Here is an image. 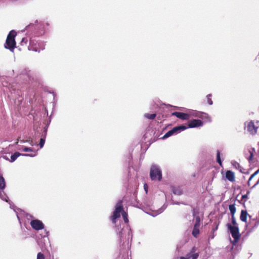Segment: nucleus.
Instances as JSON below:
<instances>
[{
	"label": "nucleus",
	"mask_w": 259,
	"mask_h": 259,
	"mask_svg": "<svg viewBox=\"0 0 259 259\" xmlns=\"http://www.w3.org/2000/svg\"><path fill=\"white\" fill-rule=\"evenodd\" d=\"M120 213H121L124 222L127 223L128 222V215L123 210L122 201L120 200L116 204L115 210L110 218L113 224H115L116 223L117 219L120 217Z\"/></svg>",
	"instance_id": "f257e3e1"
},
{
	"label": "nucleus",
	"mask_w": 259,
	"mask_h": 259,
	"mask_svg": "<svg viewBox=\"0 0 259 259\" xmlns=\"http://www.w3.org/2000/svg\"><path fill=\"white\" fill-rule=\"evenodd\" d=\"M45 46L46 43L45 41L39 39L31 38L28 49L32 51L40 52L45 49Z\"/></svg>",
	"instance_id": "f03ea898"
},
{
	"label": "nucleus",
	"mask_w": 259,
	"mask_h": 259,
	"mask_svg": "<svg viewBox=\"0 0 259 259\" xmlns=\"http://www.w3.org/2000/svg\"><path fill=\"white\" fill-rule=\"evenodd\" d=\"M150 176L152 181H160L162 179V171L159 165L153 164L151 165Z\"/></svg>",
	"instance_id": "7ed1b4c3"
},
{
	"label": "nucleus",
	"mask_w": 259,
	"mask_h": 259,
	"mask_svg": "<svg viewBox=\"0 0 259 259\" xmlns=\"http://www.w3.org/2000/svg\"><path fill=\"white\" fill-rule=\"evenodd\" d=\"M16 34V32L15 30H11L7 36L5 47L11 51H13L16 47L15 37Z\"/></svg>",
	"instance_id": "20e7f679"
},
{
	"label": "nucleus",
	"mask_w": 259,
	"mask_h": 259,
	"mask_svg": "<svg viewBox=\"0 0 259 259\" xmlns=\"http://www.w3.org/2000/svg\"><path fill=\"white\" fill-rule=\"evenodd\" d=\"M258 127L259 121L250 120L246 121L244 123V129L252 135L256 134Z\"/></svg>",
	"instance_id": "39448f33"
},
{
	"label": "nucleus",
	"mask_w": 259,
	"mask_h": 259,
	"mask_svg": "<svg viewBox=\"0 0 259 259\" xmlns=\"http://www.w3.org/2000/svg\"><path fill=\"white\" fill-rule=\"evenodd\" d=\"M227 226L234 238L233 244L234 245L238 241L240 237L239 228L238 226H232L230 224H227Z\"/></svg>",
	"instance_id": "423d86ee"
},
{
	"label": "nucleus",
	"mask_w": 259,
	"mask_h": 259,
	"mask_svg": "<svg viewBox=\"0 0 259 259\" xmlns=\"http://www.w3.org/2000/svg\"><path fill=\"white\" fill-rule=\"evenodd\" d=\"M186 129H187V127L183 125L175 126L171 130L166 133L165 135L163 136L162 139H165L174 135H177L181 132L182 131L185 130Z\"/></svg>",
	"instance_id": "0eeeda50"
},
{
	"label": "nucleus",
	"mask_w": 259,
	"mask_h": 259,
	"mask_svg": "<svg viewBox=\"0 0 259 259\" xmlns=\"http://www.w3.org/2000/svg\"><path fill=\"white\" fill-rule=\"evenodd\" d=\"M31 227L35 230H40L44 228L45 225L42 221L39 220H33L30 223Z\"/></svg>",
	"instance_id": "6e6552de"
},
{
	"label": "nucleus",
	"mask_w": 259,
	"mask_h": 259,
	"mask_svg": "<svg viewBox=\"0 0 259 259\" xmlns=\"http://www.w3.org/2000/svg\"><path fill=\"white\" fill-rule=\"evenodd\" d=\"M36 155V152H34V154H22L18 152H15L13 155H11V159H10V161L11 162H13L20 156L33 157L35 156Z\"/></svg>",
	"instance_id": "1a4fd4ad"
},
{
	"label": "nucleus",
	"mask_w": 259,
	"mask_h": 259,
	"mask_svg": "<svg viewBox=\"0 0 259 259\" xmlns=\"http://www.w3.org/2000/svg\"><path fill=\"white\" fill-rule=\"evenodd\" d=\"M203 125V122L199 119H193L188 122L187 128H195Z\"/></svg>",
	"instance_id": "9d476101"
},
{
	"label": "nucleus",
	"mask_w": 259,
	"mask_h": 259,
	"mask_svg": "<svg viewBox=\"0 0 259 259\" xmlns=\"http://www.w3.org/2000/svg\"><path fill=\"white\" fill-rule=\"evenodd\" d=\"M197 249L196 247H193L190 252L186 254L188 259H197L199 256V252L196 251Z\"/></svg>",
	"instance_id": "9b49d317"
},
{
	"label": "nucleus",
	"mask_w": 259,
	"mask_h": 259,
	"mask_svg": "<svg viewBox=\"0 0 259 259\" xmlns=\"http://www.w3.org/2000/svg\"><path fill=\"white\" fill-rule=\"evenodd\" d=\"M166 206L163 205L162 207H161L160 208L157 209V210H153L152 208H149V212H147V213L153 217H156L157 215L160 214L162 213L164 210L165 209Z\"/></svg>",
	"instance_id": "f8f14e48"
},
{
	"label": "nucleus",
	"mask_w": 259,
	"mask_h": 259,
	"mask_svg": "<svg viewBox=\"0 0 259 259\" xmlns=\"http://www.w3.org/2000/svg\"><path fill=\"white\" fill-rule=\"evenodd\" d=\"M172 115L176 116L181 119H187L189 116L187 114L180 112H174L172 113Z\"/></svg>",
	"instance_id": "ddd939ff"
},
{
	"label": "nucleus",
	"mask_w": 259,
	"mask_h": 259,
	"mask_svg": "<svg viewBox=\"0 0 259 259\" xmlns=\"http://www.w3.org/2000/svg\"><path fill=\"white\" fill-rule=\"evenodd\" d=\"M226 178L228 181L231 182H234L235 181L234 173L231 170L227 171L226 172Z\"/></svg>",
	"instance_id": "4468645a"
},
{
	"label": "nucleus",
	"mask_w": 259,
	"mask_h": 259,
	"mask_svg": "<svg viewBox=\"0 0 259 259\" xmlns=\"http://www.w3.org/2000/svg\"><path fill=\"white\" fill-rule=\"evenodd\" d=\"M248 213L246 210H242L240 214V220L243 222H246Z\"/></svg>",
	"instance_id": "2eb2a0df"
},
{
	"label": "nucleus",
	"mask_w": 259,
	"mask_h": 259,
	"mask_svg": "<svg viewBox=\"0 0 259 259\" xmlns=\"http://www.w3.org/2000/svg\"><path fill=\"white\" fill-rule=\"evenodd\" d=\"M173 193L178 195H181L183 194V191L180 187H174L172 188Z\"/></svg>",
	"instance_id": "dca6fc26"
},
{
	"label": "nucleus",
	"mask_w": 259,
	"mask_h": 259,
	"mask_svg": "<svg viewBox=\"0 0 259 259\" xmlns=\"http://www.w3.org/2000/svg\"><path fill=\"white\" fill-rule=\"evenodd\" d=\"M6 186L4 178L2 176H0V191L3 190Z\"/></svg>",
	"instance_id": "f3484780"
},
{
	"label": "nucleus",
	"mask_w": 259,
	"mask_h": 259,
	"mask_svg": "<svg viewBox=\"0 0 259 259\" xmlns=\"http://www.w3.org/2000/svg\"><path fill=\"white\" fill-rule=\"evenodd\" d=\"M229 209L230 211L232 216L234 215L236 212V207L234 204H231L229 206Z\"/></svg>",
	"instance_id": "a211bd4d"
},
{
	"label": "nucleus",
	"mask_w": 259,
	"mask_h": 259,
	"mask_svg": "<svg viewBox=\"0 0 259 259\" xmlns=\"http://www.w3.org/2000/svg\"><path fill=\"white\" fill-rule=\"evenodd\" d=\"M144 117L147 119H154L156 115L155 113H153V114H149V113H145L144 114Z\"/></svg>",
	"instance_id": "6ab92c4d"
},
{
	"label": "nucleus",
	"mask_w": 259,
	"mask_h": 259,
	"mask_svg": "<svg viewBox=\"0 0 259 259\" xmlns=\"http://www.w3.org/2000/svg\"><path fill=\"white\" fill-rule=\"evenodd\" d=\"M217 161L219 164L220 166L222 165V161L221 159L220 152L218 150L217 152Z\"/></svg>",
	"instance_id": "aec40b11"
},
{
	"label": "nucleus",
	"mask_w": 259,
	"mask_h": 259,
	"mask_svg": "<svg viewBox=\"0 0 259 259\" xmlns=\"http://www.w3.org/2000/svg\"><path fill=\"white\" fill-rule=\"evenodd\" d=\"M0 198L2 200H3L7 202H9L8 199V197L5 195V194H4V192L2 191H0Z\"/></svg>",
	"instance_id": "412c9836"
},
{
	"label": "nucleus",
	"mask_w": 259,
	"mask_h": 259,
	"mask_svg": "<svg viewBox=\"0 0 259 259\" xmlns=\"http://www.w3.org/2000/svg\"><path fill=\"white\" fill-rule=\"evenodd\" d=\"M199 228L194 227L193 230L192 231L193 235L194 237H197V236L199 234Z\"/></svg>",
	"instance_id": "4be33fe9"
},
{
	"label": "nucleus",
	"mask_w": 259,
	"mask_h": 259,
	"mask_svg": "<svg viewBox=\"0 0 259 259\" xmlns=\"http://www.w3.org/2000/svg\"><path fill=\"white\" fill-rule=\"evenodd\" d=\"M22 151H24V152H33L32 154H34V152H36L37 153V151H34L33 148H29V147H24L22 149Z\"/></svg>",
	"instance_id": "5701e85b"
},
{
	"label": "nucleus",
	"mask_w": 259,
	"mask_h": 259,
	"mask_svg": "<svg viewBox=\"0 0 259 259\" xmlns=\"http://www.w3.org/2000/svg\"><path fill=\"white\" fill-rule=\"evenodd\" d=\"M200 225V219L199 217L198 216V217H196L195 223L194 227L199 228Z\"/></svg>",
	"instance_id": "b1692460"
},
{
	"label": "nucleus",
	"mask_w": 259,
	"mask_h": 259,
	"mask_svg": "<svg viewBox=\"0 0 259 259\" xmlns=\"http://www.w3.org/2000/svg\"><path fill=\"white\" fill-rule=\"evenodd\" d=\"M45 140H46L45 137H42V138H40L39 143L40 148H42L44 147L45 143Z\"/></svg>",
	"instance_id": "393cba45"
},
{
	"label": "nucleus",
	"mask_w": 259,
	"mask_h": 259,
	"mask_svg": "<svg viewBox=\"0 0 259 259\" xmlns=\"http://www.w3.org/2000/svg\"><path fill=\"white\" fill-rule=\"evenodd\" d=\"M211 94H208V95H207L206 96V98H207V103L210 105H211L213 104V102H212V101L211 100Z\"/></svg>",
	"instance_id": "a878e982"
},
{
	"label": "nucleus",
	"mask_w": 259,
	"mask_h": 259,
	"mask_svg": "<svg viewBox=\"0 0 259 259\" xmlns=\"http://www.w3.org/2000/svg\"><path fill=\"white\" fill-rule=\"evenodd\" d=\"M255 221V224L253 226H251L252 228H254L255 227H256L259 225V220H257V218L253 219L252 220V222Z\"/></svg>",
	"instance_id": "bb28decb"
},
{
	"label": "nucleus",
	"mask_w": 259,
	"mask_h": 259,
	"mask_svg": "<svg viewBox=\"0 0 259 259\" xmlns=\"http://www.w3.org/2000/svg\"><path fill=\"white\" fill-rule=\"evenodd\" d=\"M231 221H232V224L233 225V226H238V225L236 221L234 215L231 216Z\"/></svg>",
	"instance_id": "cd10ccee"
},
{
	"label": "nucleus",
	"mask_w": 259,
	"mask_h": 259,
	"mask_svg": "<svg viewBox=\"0 0 259 259\" xmlns=\"http://www.w3.org/2000/svg\"><path fill=\"white\" fill-rule=\"evenodd\" d=\"M36 259H45L44 254L41 252H38L37 254Z\"/></svg>",
	"instance_id": "c85d7f7f"
},
{
	"label": "nucleus",
	"mask_w": 259,
	"mask_h": 259,
	"mask_svg": "<svg viewBox=\"0 0 259 259\" xmlns=\"http://www.w3.org/2000/svg\"><path fill=\"white\" fill-rule=\"evenodd\" d=\"M250 193V191H248L247 193L242 196V199L246 201L248 199V195Z\"/></svg>",
	"instance_id": "c756f323"
},
{
	"label": "nucleus",
	"mask_w": 259,
	"mask_h": 259,
	"mask_svg": "<svg viewBox=\"0 0 259 259\" xmlns=\"http://www.w3.org/2000/svg\"><path fill=\"white\" fill-rule=\"evenodd\" d=\"M172 204H177V205H180V204H184V205H188V203H186V202H175V201H172Z\"/></svg>",
	"instance_id": "7c9ffc66"
},
{
	"label": "nucleus",
	"mask_w": 259,
	"mask_h": 259,
	"mask_svg": "<svg viewBox=\"0 0 259 259\" xmlns=\"http://www.w3.org/2000/svg\"><path fill=\"white\" fill-rule=\"evenodd\" d=\"M232 164L234 166L236 167V168H241V166L239 165V164L236 161L233 162Z\"/></svg>",
	"instance_id": "2f4dec72"
},
{
	"label": "nucleus",
	"mask_w": 259,
	"mask_h": 259,
	"mask_svg": "<svg viewBox=\"0 0 259 259\" xmlns=\"http://www.w3.org/2000/svg\"><path fill=\"white\" fill-rule=\"evenodd\" d=\"M259 173V168L256 170L253 174H252L250 177L251 179H253L255 176H256Z\"/></svg>",
	"instance_id": "473e14b6"
},
{
	"label": "nucleus",
	"mask_w": 259,
	"mask_h": 259,
	"mask_svg": "<svg viewBox=\"0 0 259 259\" xmlns=\"http://www.w3.org/2000/svg\"><path fill=\"white\" fill-rule=\"evenodd\" d=\"M249 152H250V156L249 157L248 160H249V161H250V160H252V158L253 156V152L250 151H249Z\"/></svg>",
	"instance_id": "72a5a7b5"
},
{
	"label": "nucleus",
	"mask_w": 259,
	"mask_h": 259,
	"mask_svg": "<svg viewBox=\"0 0 259 259\" xmlns=\"http://www.w3.org/2000/svg\"><path fill=\"white\" fill-rule=\"evenodd\" d=\"M258 184H259V179L256 181V182L251 187V189H252L254 188Z\"/></svg>",
	"instance_id": "f704fd0d"
},
{
	"label": "nucleus",
	"mask_w": 259,
	"mask_h": 259,
	"mask_svg": "<svg viewBox=\"0 0 259 259\" xmlns=\"http://www.w3.org/2000/svg\"><path fill=\"white\" fill-rule=\"evenodd\" d=\"M144 190H145V191L146 193H147V192H148V186H147V184H145L144 185Z\"/></svg>",
	"instance_id": "c9c22d12"
},
{
	"label": "nucleus",
	"mask_w": 259,
	"mask_h": 259,
	"mask_svg": "<svg viewBox=\"0 0 259 259\" xmlns=\"http://www.w3.org/2000/svg\"><path fill=\"white\" fill-rule=\"evenodd\" d=\"M26 142H28L29 143L31 146H33V143L32 142V140H26Z\"/></svg>",
	"instance_id": "e433bc0d"
},
{
	"label": "nucleus",
	"mask_w": 259,
	"mask_h": 259,
	"mask_svg": "<svg viewBox=\"0 0 259 259\" xmlns=\"http://www.w3.org/2000/svg\"><path fill=\"white\" fill-rule=\"evenodd\" d=\"M252 179H251V177H250V178H249L248 180V182H247V185L248 186H250V181L251 180H252Z\"/></svg>",
	"instance_id": "4c0bfd02"
},
{
	"label": "nucleus",
	"mask_w": 259,
	"mask_h": 259,
	"mask_svg": "<svg viewBox=\"0 0 259 259\" xmlns=\"http://www.w3.org/2000/svg\"><path fill=\"white\" fill-rule=\"evenodd\" d=\"M47 129H46L45 131H44V137H45L46 138V136L47 135Z\"/></svg>",
	"instance_id": "58836bf2"
},
{
	"label": "nucleus",
	"mask_w": 259,
	"mask_h": 259,
	"mask_svg": "<svg viewBox=\"0 0 259 259\" xmlns=\"http://www.w3.org/2000/svg\"><path fill=\"white\" fill-rule=\"evenodd\" d=\"M180 259H188V258L186 255V257H183V256L181 257Z\"/></svg>",
	"instance_id": "ea45409f"
},
{
	"label": "nucleus",
	"mask_w": 259,
	"mask_h": 259,
	"mask_svg": "<svg viewBox=\"0 0 259 259\" xmlns=\"http://www.w3.org/2000/svg\"><path fill=\"white\" fill-rule=\"evenodd\" d=\"M19 139H17V141L16 142H15V145H17L18 144V142H19Z\"/></svg>",
	"instance_id": "a19ab883"
},
{
	"label": "nucleus",
	"mask_w": 259,
	"mask_h": 259,
	"mask_svg": "<svg viewBox=\"0 0 259 259\" xmlns=\"http://www.w3.org/2000/svg\"><path fill=\"white\" fill-rule=\"evenodd\" d=\"M20 142L21 143H24L26 142V141H25V140H20Z\"/></svg>",
	"instance_id": "79ce46f5"
},
{
	"label": "nucleus",
	"mask_w": 259,
	"mask_h": 259,
	"mask_svg": "<svg viewBox=\"0 0 259 259\" xmlns=\"http://www.w3.org/2000/svg\"><path fill=\"white\" fill-rule=\"evenodd\" d=\"M144 204H145V205H146V206H148V207H150V205H149V204H147L146 202H144Z\"/></svg>",
	"instance_id": "37998d69"
},
{
	"label": "nucleus",
	"mask_w": 259,
	"mask_h": 259,
	"mask_svg": "<svg viewBox=\"0 0 259 259\" xmlns=\"http://www.w3.org/2000/svg\"><path fill=\"white\" fill-rule=\"evenodd\" d=\"M17 218L19 220V221L20 222V217L17 214Z\"/></svg>",
	"instance_id": "c03bdc74"
},
{
	"label": "nucleus",
	"mask_w": 259,
	"mask_h": 259,
	"mask_svg": "<svg viewBox=\"0 0 259 259\" xmlns=\"http://www.w3.org/2000/svg\"><path fill=\"white\" fill-rule=\"evenodd\" d=\"M251 224H252V221L250 222L249 225H250V226L251 227ZM247 226H248V225H247Z\"/></svg>",
	"instance_id": "a18cd8bd"
}]
</instances>
